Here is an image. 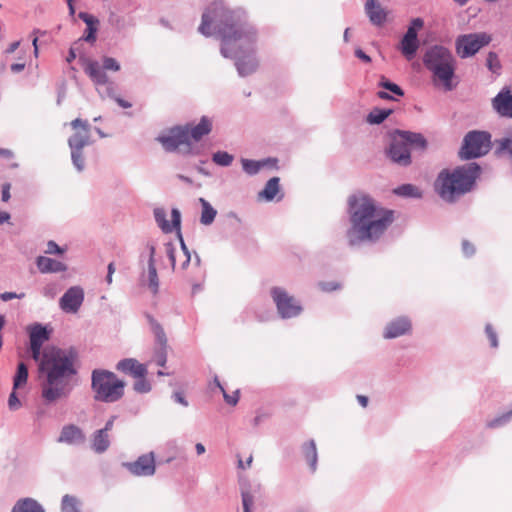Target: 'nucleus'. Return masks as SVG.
I'll use <instances>...</instances> for the list:
<instances>
[{"label":"nucleus","instance_id":"11","mask_svg":"<svg viewBox=\"0 0 512 512\" xmlns=\"http://www.w3.org/2000/svg\"><path fill=\"white\" fill-rule=\"evenodd\" d=\"M271 295L281 317L291 318L297 316L301 312V306L282 288L274 287L271 290Z\"/></svg>","mask_w":512,"mask_h":512},{"label":"nucleus","instance_id":"24","mask_svg":"<svg viewBox=\"0 0 512 512\" xmlns=\"http://www.w3.org/2000/svg\"><path fill=\"white\" fill-rule=\"evenodd\" d=\"M366 13L370 21L375 25H382L386 21L387 12L376 0H367L365 4Z\"/></svg>","mask_w":512,"mask_h":512},{"label":"nucleus","instance_id":"20","mask_svg":"<svg viewBox=\"0 0 512 512\" xmlns=\"http://www.w3.org/2000/svg\"><path fill=\"white\" fill-rule=\"evenodd\" d=\"M410 330H411V323L407 318H405V317L397 318L387 324L385 331H384V337L386 339L400 337V336L408 333Z\"/></svg>","mask_w":512,"mask_h":512},{"label":"nucleus","instance_id":"30","mask_svg":"<svg viewBox=\"0 0 512 512\" xmlns=\"http://www.w3.org/2000/svg\"><path fill=\"white\" fill-rule=\"evenodd\" d=\"M279 192V178H271L265 185L264 189L259 192L258 196L266 201H272Z\"/></svg>","mask_w":512,"mask_h":512},{"label":"nucleus","instance_id":"18","mask_svg":"<svg viewBox=\"0 0 512 512\" xmlns=\"http://www.w3.org/2000/svg\"><path fill=\"white\" fill-rule=\"evenodd\" d=\"M154 217H155V220H156L157 224L159 225V227L165 233H170L174 229H177L180 227L181 216H180V212L177 209H173L171 212V217H172L171 222L167 221L166 212L162 208H156L154 210Z\"/></svg>","mask_w":512,"mask_h":512},{"label":"nucleus","instance_id":"38","mask_svg":"<svg viewBox=\"0 0 512 512\" xmlns=\"http://www.w3.org/2000/svg\"><path fill=\"white\" fill-rule=\"evenodd\" d=\"M212 160L220 166H229L233 161V156L224 151H218L213 154Z\"/></svg>","mask_w":512,"mask_h":512},{"label":"nucleus","instance_id":"22","mask_svg":"<svg viewBox=\"0 0 512 512\" xmlns=\"http://www.w3.org/2000/svg\"><path fill=\"white\" fill-rule=\"evenodd\" d=\"M85 439L83 431L76 425H66L62 428L59 442L68 445L81 444Z\"/></svg>","mask_w":512,"mask_h":512},{"label":"nucleus","instance_id":"23","mask_svg":"<svg viewBox=\"0 0 512 512\" xmlns=\"http://www.w3.org/2000/svg\"><path fill=\"white\" fill-rule=\"evenodd\" d=\"M117 370L132 375L134 378L139 376H146V366L139 363L136 359L128 358L118 362Z\"/></svg>","mask_w":512,"mask_h":512},{"label":"nucleus","instance_id":"14","mask_svg":"<svg viewBox=\"0 0 512 512\" xmlns=\"http://www.w3.org/2000/svg\"><path fill=\"white\" fill-rule=\"evenodd\" d=\"M150 328L156 338L159 348L155 352V362L163 367L167 361V337L163 327L152 316H147Z\"/></svg>","mask_w":512,"mask_h":512},{"label":"nucleus","instance_id":"51","mask_svg":"<svg viewBox=\"0 0 512 512\" xmlns=\"http://www.w3.org/2000/svg\"><path fill=\"white\" fill-rule=\"evenodd\" d=\"M25 296L24 293H21V294H17V293H14V292H4L0 295V298L2 301L6 302V301H9V300H12L14 298H23Z\"/></svg>","mask_w":512,"mask_h":512},{"label":"nucleus","instance_id":"3","mask_svg":"<svg viewBox=\"0 0 512 512\" xmlns=\"http://www.w3.org/2000/svg\"><path fill=\"white\" fill-rule=\"evenodd\" d=\"M38 361L42 397L52 402L64 396L67 379L76 372L73 354L60 348L46 347Z\"/></svg>","mask_w":512,"mask_h":512},{"label":"nucleus","instance_id":"45","mask_svg":"<svg viewBox=\"0 0 512 512\" xmlns=\"http://www.w3.org/2000/svg\"><path fill=\"white\" fill-rule=\"evenodd\" d=\"M242 504L244 512H251V507L254 504V498L248 491H242Z\"/></svg>","mask_w":512,"mask_h":512},{"label":"nucleus","instance_id":"60","mask_svg":"<svg viewBox=\"0 0 512 512\" xmlns=\"http://www.w3.org/2000/svg\"><path fill=\"white\" fill-rule=\"evenodd\" d=\"M115 101H116V102H117V104H118L120 107H122V108L127 109V108L132 107V103H130L129 101L124 100V99H122V98H120V97L115 98Z\"/></svg>","mask_w":512,"mask_h":512},{"label":"nucleus","instance_id":"1","mask_svg":"<svg viewBox=\"0 0 512 512\" xmlns=\"http://www.w3.org/2000/svg\"><path fill=\"white\" fill-rule=\"evenodd\" d=\"M199 31L205 36L217 33L222 42L221 54L226 58L244 49L254 52L258 37L254 26L241 22L233 11L216 2L203 13Z\"/></svg>","mask_w":512,"mask_h":512},{"label":"nucleus","instance_id":"39","mask_svg":"<svg viewBox=\"0 0 512 512\" xmlns=\"http://www.w3.org/2000/svg\"><path fill=\"white\" fill-rule=\"evenodd\" d=\"M148 276H149V287L153 293H156L158 290V276L157 271L154 266L153 260H150L148 267Z\"/></svg>","mask_w":512,"mask_h":512},{"label":"nucleus","instance_id":"33","mask_svg":"<svg viewBox=\"0 0 512 512\" xmlns=\"http://www.w3.org/2000/svg\"><path fill=\"white\" fill-rule=\"evenodd\" d=\"M214 385L220 390V392L222 393L223 397H224V400L227 404L231 405V406H235L238 401H239V390H236L235 392H233V394H228L226 392V390L224 389V387L221 385L218 377H215L214 378V381H213Z\"/></svg>","mask_w":512,"mask_h":512},{"label":"nucleus","instance_id":"31","mask_svg":"<svg viewBox=\"0 0 512 512\" xmlns=\"http://www.w3.org/2000/svg\"><path fill=\"white\" fill-rule=\"evenodd\" d=\"M28 380V368L25 363L18 364L16 374L13 379V389L17 390L24 387Z\"/></svg>","mask_w":512,"mask_h":512},{"label":"nucleus","instance_id":"44","mask_svg":"<svg viewBox=\"0 0 512 512\" xmlns=\"http://www.w3.org/2000/svg\"><path fill=\"white\" fill-rule=\"evenodd\" d=\"M379 86L390 90L391 92L395 93L396 95L403 96L404 92L403 90L397 85L390 81H388L385 77H382Z\"/></svg>","mask_w":512,"mask_h":512},{"label":"nucleus","instance_id":"35","mask_svg":"<svg viewBox=\"0 0 512 512\" xmlns=\"http://www.w3.org/2000/svg\"><path fill=\"white\" fill-rule=\"evenodd\" d=\"M266 165V161H254L248 159H242V167L243 170L249 174L254 175L257 174L262 167Z\"/></svg>","mask_w":512,"mask_h":512},{"label":"nucleus","instance_id":"52","mask_svg":"<svg viewBox=\"0 0 512 512\" xmlns=\"http://www.w3.org/2000/svg\"><path fill=\"white\" fill-rule=\"evenodd\" d=\"M8 404L11 409H17L20 406L19 399L17 398L16 392L14 389H13V392L9 396Z\"/></svg>","mask_w":512,"mask_h":512},{"label":"nucleus","instance_id":"46","mask_svg":"<svg viewBox=\"0 0 512 512\" xmlns=\"http://www.w3.org/2000/svg\"><path fill=\"white\" fill-rule=\"evenodd\" d=\"M487 66L492 72H497L500 69V62L497 55L490 52L487 56Z\"/></svg>","mask_w":512,"mask_h":512},{"label":"nucleus","instance_id":"49","mask_svg":"<svg viewBox=\"0 0 512 512\" xmlns=\"http://www.w3.org/2000/svg\"><path fill=\"white\" fill-rule=\"evenodd\" d=\"M181 248H182V251L179 254V256L181 258H183V262L181 264V269L184 270L187 268L188 264L190 263L191 257H190V253L183 241H181Z\"/></svg>","mask_w":512,"mask_h":512},{"label":"nucleus","instance_id":"61","mask_svg":"<svg viewBox=\"0 0 512 512\" xmlns=\"http://www.w3.org/2000/svg\"><path fill=\"white\" fill-rule=\"evenodd\" d=\"M25 68V63H15L11 65V71L14 73L21 72Z\"/></svg>","mask_w":512,"mask_h":512},{"label":"nucleus","instance_id":"50","mask_svg":"<svg viewBox=\"0 0 512 512\" xmlns=\"http://www.w3.org/2000/svg\"><path fill=\"white\" fill-rule=\"evenodd\" d=\"M63 251L64 250L61 247H59L54 241H49L47 243V249L45 252L48 254H62Z\"/></svg>","mask_w":512,"mask_h":512},{"label":"nucleus","instance_id":"55","mask_svg":"<svg viewBox=\"0 0 512 512\" xmlns=\"http://www.w3.org/2000/svg\"><path fill=\"white\" fill-rule=\"evenodd\" d=\"M167 254H168V258L172 264V267L175 268L177 253L171 245H169L167 247Z\"/></svg>","mask_w":512,"mask_h":512},{"label":"nucleus","instance_id":"58","mask_svg":"<svg viewBox=\"0 0 512 512\" xmlns=\"http://www.w3.org/2000/svg\"><path fill=\"white\" fill-rule=\"evenodd\" d=\"M174 400L183 406H188V402L185 400V397L182 392H175L173 394Z\"/></svg>","mask_w":512,"mask_h":512},{"label":"nucleus","instance_id":"6","mask_svg":"<svg viewBox=\"0 0 512 512\" xmlns=\"http://www.w3.org/2000/svg\"><path fill=\"white\" fill-rule=\"evenodd\" d=\"M424 63L433 73L435 84H441L446 91L454 88L452 78L455 72V60L451 52L443 46H434L427 51Z\"/></svg>","mask_w":512,"mask_h":512},{"label":"nucleus","instance_id":"10","mask_svg":"<svg viewBox=\"0 0 512 512\" xmlns=\"http://www.w3.org/2000/svg\"><path fill=\"white\" fill-rule=\"evenodd\" d=\"M491 38L486 33L467 34L458 37L456 41L457 53L466 58L477 53L483 46L490 42Z\"/></svg>","mask_w":512,"mask_h":512},{"label":"nucleus","instance_id":"54","mask_svg":"<svg viewBox=\"0 0 512 512\" xmlns=\"http://www.w3.org/2000/svg\"><path fill=\"white\" fill-rule=\"evenodd\" d=\"M10 188H11V185L9 183H5L3 186H2V201L3 202H8L11 195H10Z\"/></svg>","mask_w":512,"mask_h":512},{"label":"nucleus","instance_id":"42","mask_svg":"<svg viewBox=\"0 0 512 512\" xmlns=\"http://www.w3.org/2000/svg\"><path fill=\"white\" fill-rule=\"evenodd\" d=\"M83 149L74 148L71 149V157L75 167L81 171L84 167V158L82 154Z\"/></svg>","mask_w":512,"mask_h":512},{"label":"nucleus","instance_id":"26","mask_svg":"<svg viewBox=\"0 0 512 512\" xmlns=\"http://www.w3.org/2000/svg\"><path fill=\"white\" fill-rule=\"evenodd\" d=\"M36 264L42 273H55L66 270L64 263L45 256H39L36 260Z\"/></svg>","mask_w":512,"mask_h":512},{"label":"nucleus","instance_id":"19","mask_svg":"<svg viewBox=\"0 0 512 512\" xmlns=\"http://www.w3.org/2000/svg\"><path fill=\"white\" fill-rule=\"evenodd\" d=\"M84 72L90 77L95 85H105L109 82V78L105 73V69L100 66L97 61L85 59L83 61Z\"/></svg>","mask_w":512,"mask_h":512},{"label":"nucleus","instance_id":"41","mask_svg":"<svg viewBox=\"0 0 512 512\" xmlns=\"http://www.w3.org/2000/svg\"><path fill=\"white\" fill-rule=\"evenodd\" d=\"M136 381L134 383V390L138 393H148L151 390L150 383L145 379V376L136 377Z\"/></svg>","mask_w":512,"mask_h":512},{"label":"nucleus","instance_id":"12","mask_svg":"<svg viewBox=\"0 0 512 512\" xmlns=\"http://www.w3.org/2000/svg\"><path fill=\"white\" fill-rule=\"evenodd\" d=\"M423 20L420 18H415L412 20L411 25L409 26L407 32L403 36L400 42V50L401 53L408 59L411 60L414 58L418 48L419 41L417 38V31L423 27Z\"/></svg>","mask_w":512,"mask_h":512},{"label":"nucleus","instance_id":"4","mask_svg":"<svg viewBox=\"0 0 512 512\" xmlns=\"http://www.w3.org/2000/svg\"><path fill=\"white\" fill-rule=\"evenodd\" d=\"M480 171L476 163H468L453 170L444 169L434 183L435 190L443 200L454 202L472 190Z\"/></svg>","mask_w":512,"mask_h":512},{"label":"nucleus","instance_id":"64","mask_svg":"<svg viewBox=\"0 0 512 512\" xmlns=\"http://www.w3.org/2000/svg\"><path fill=\"white\" fill-rule=\"evenodd\" d=\"M357 400L362 407H366L368 405V398L364 395H358Z\"/></svg>","mask_w":512,"mask_h":512},{"label":"nucleus","instance_id":"43","mask_svg":"<svg viewBox=\"0 0 512 512\" xmlns=\"http://www.w3.org/2000/svg\"><path fill=\"white\" fill-rule=\"evenodd\" d=\"M238 458V467L241 469H245L250 466L253 456L249 450H244V453H240L237 455Z\"/></svg>","mask_w":512,"mask_h":512},{"label":"nucleus","instance_id":"29","mask_svg":"<svg viewBox=\"0 0 512 512\" xmlns=\"http://www.w3.org/2000/svg\"><path fill=\"white\" fill-rule=\"evenodd\" d=\"M12 512H45L43 507L34 499L25 498L19 500L13 507Z\"/></svg>","mask_w":512,"mask_h":512},{"label":"nucleus","instance_id":"63","mask_svg":"<svg viewBox=\"0 0 512 512\" xmlns=\"http://www.w3.org/2000/svg\"><path fill=\"white\" fill-rule=\"evenodd\" d=\"M10 219V214L5 211H0V224L7 222Z\"/></svg>","mask_w":512,"mask_h":512},{"label":"nucleus","instance_id":"56","mask_svg":"<svg viewBox=\"0 0 512 512\" xmlns=\"http://www.w3.org/2000/svg\"><path fill=\"white\" fill-rule=\"evenodd\" d=\"M462 249L466 256H470L475 252L474 246L468 241L462 243Z\"/></svg>","mask_w":512,"mask_h":512},{"label":"nucleus","instance_id":"8","mask_svg":"<svg viewBox=\"0 0 512 512\" xmlns=\"http://www.w3.org/2000/svg\"><path fill=\"white\" fill-rule=\"evenodd\" d=\"M410 146L425 148L426 140L421 134L408 131H400L394 137L390 145L389 156L397 164L406 166L411 162Z\"/></svg>","mask_w":512,"mask_h":512},{"label":"nucleus","instance_id":"59","mask_svg":"<svg viewBox=\"0 0 512 512\" xmlns=\"http://www.w3.org/2000/svg\"><path fill=\"white\" fill-rule=\"evenodd\" d=\"M14 156L13 152L6 148H0V157L5 159H12Z\"/></svg>","mask_w":512,"mask_h":512},{"label":"nucleus","instance_id":"28","mask_svg":"<svg viewBox=\"0 0 512 512\" xmlns=\"http://www.w3.org/2000/svg\"><path fill=\"white\" fill-rule=\"evenodd\" d=\"M236 67L241 76H246L257 69L258 61L252 55L238 57L236 60Z\"/></svg>","mask_w":512,"mask_h":512},{"label":"nucleus","instance_id":"37","mask_svg":"<svg viewBox=\"0 0 512 512\" xmlns=\"http://www.w3.org/2000/svg\"><path fill=\"white\" fill-rule=\"evenodd\" d=\"M62 512H79L77 499L73 496L65 495L62 499Z\"/></svg>","mask_w":512,"mask_h":512},{"label":"nucleus","instance_id":"40","mask_svg":"<svg viewBox=\"0 0 512 512\" xmlns=\"http://www.w3.org/2000/svg\"><path fill=\"white\" fill-rule=\"evenodd\" d=\"M511 419H512V409L510 411L500 415L499 417L491 420L490 422H488L487 426L489 428H497V427L507 424Z\"/></svg>","mask_w":512,"mask_h":512},{"label":"nucleus","instance_id":"16","mask_svg":"<svg viewBox=\"0 0 512 512\" xmlns=\"http://www.w3.org/2000/svg\"><path fill=\"white\" fill-rule=\"evenodd\" d=\"M129 471L137 476H149L155 472V459L153 452L140 456L136 461L127 463Z\"/></svg>","mask_w":512,"mask_h":512},{"label":"nucleus","instance_id":"32","mask_svg":"<svg viewBox=\"0 0 512 512\" xmlns=\"http://www.w3.org/2000/svg\"><path fill=\"white\" fill-rule=\"evenodd\" d=\"M202 204V213L200 221L204 225H210L216 216V210L203 198H200Z\"/></svg>","mask_w":512,"mask_h":512},{"label":"nucleus","instance_id":"25","mask_svg":"<svg viewBox=\"0 0 512 512\" xmlns=\"http://www.w3.org/2000/svg\"><path fill=\"white\" fill-rule=\"evenodd\" d=\"M78 16L87 26L83 39L87 42L94 43L96 41L99 20L86 12H80Z\"/></svg>","mask_w":512,"mask_h":512},{"label":"nucleus","instance_id":"62","mask_svg":"<svg viewBox=\"0 0 512 512\" xmlns=\"http://www.w3.org/2000/svg\"><path fill=\"white\" fill-rule=\"evenodd\" d=\"M356 56L360 59H362L365 62H370L371 59L368 55H366L362 50L358 49L356 50Z\"/></svg>","mask_w":512,"mask_h":512},{"label":"nucleus","instance_id":"57","mask_svg":"<svg viewBox=\"0 0 512 512\" xmlns=\"http://www.w3.org/2000/svg\"><path fill=\"white\" fill-rule=\"evenodd\" d=\"M114 272H115V264H114V262H110L108 265V273L106 276V282L109 285L112 283V276H113Z\"/></svg>","mask_w":512,"mask_h":512},{"label":"nucleus","instance_id":"5","mask_svg":"<svg viewBox=\"0 0 512 512\" xmlns=\"http://www.w3.org/2000/svg\"><path fill=\"white\" fill-rule=\"evenodd\" d=\"M212 130V121L203 116L198 124H186L172 127L167 134L161 135L157 141L168 152L179 151L185 154L193 153V144L200 141Z\"/></svg>","mask_w":512,"mask_h":512},{"label":"nucleus","instance_id":"15","mask_svg":"<svg viewBox=\"0 0 512 512\" xmlns=\"http://www.w3.org/2000/svg\"><path fill=\"white\" fill-rule=\"evenodd\" d=\"M84 301V291L79 286L70 287L60 298L59 306L65 313L75 314Z\"/></svg>","mask_w":512,"mask_h":512},{"label":"nucleus","instance_id":"47","mask_svg":"<svg viewBox=\"0 0 512 512\" xmlns=\"http://www.w3.org/2000/svg\"><path fill=\"white\" fill-rule=\"evenodd\" d=\"M103 68L105 70L119 71L120 65L116 59L112 57H104L103 58Z\"/></svg>","mask_w":512,"mask_h":512},{"label":"nucleus","instance_id":"13","mask_svg":"<svg viewBox=\"0 0 512 512\" xmlns=\"http://www.w3.org/2000/svg\"><path fill=\"white\" fill-rule=\"evenodd\" d=\"M70 126L73 130V134L68 139L70 149H83L90 143L89 123L77 118L70 123Z\"/></svg>","mask_w":512,"mask_h":512},{"label":"nucleus","instance_id":"36","mask_svg":"<svg viewBox=\"0 0 512 512\" xmlns=\"http://www.w3.org/2000/svg\"><path fill=\"white\" fill-rule=\"evenodd\" d=\"M391 112V110L374 109L369 113L367 120L371 124H380L391 114Z\"/></svg>","mask_w":512,"mask_h":512},{"label":"nucleus","instance_id":"7","mask_svg":"<svg viewBox=\"0 0 512 512\" xmlns=\"http://www.w3.org/2000/svg\"><path fill=\"white\" fill-rule=\"evenodd\" d=\"M125 382L108 370L92 372V389L95 399L102 402H115L124 395Z\"/></svg>","mask_w":512,"mask_h":512},{"label":"nucleus","instance_id":"27","mask_svg":"<svg viewBox=\"0 0 512 512\" xmlns=\"http://www.w3.org/2000/svg\"><path fill=\"white\" fill-rule=\"evenodd\" d=\"M113 423H114L113 419H110L109 421H107V423L103 429L98 430L94 434V438H93L94 448H108V446L110 445L109 432L113 428Z\"/></svg>","mask_w":512,"mask_h":512},{"label":"nucleus","instance_id":"53","mask_svg":"<svg viewBox=\"0 0 512 512\" xmlns=\"http://www.w3.org/2000/svg\"><path fill=\"white\" fill-rule=\"evenodd\" d=\"M306 458L309 460L312 470H315L317 462L316 450H309V452L306 455Z\"/></svg>","mask_w":512,"mask_h":512},{"label":"nucleus","instance_id":"9","mask_svg":"<svg viewBox=\"0 0 512 512\" xmlns=\"http://www.w3.org/2000/svg\"><path fill=\"white\" fill-rule=\"evenodd\" d=\"M491 148V135L485 131H470L463 140L459 156L463 160L481 157Z\"/></svg>","mask_w":512,"mask_h":512},{"label":"nucleus","instance_id":"2","mask_svg":"<svg viewBox=\"0 0 512 512\" xmlns=\"http://www.w3.org/2000/svg\"><path fill=\"white\" fill-rule=\"evenodd\" d=\"M349 245L379 240L394 221V212L380 206L369 195L358 192L348 197Z\"/></svg>","mask_w":512,"mask_h":512},{"label":"nucleus","instance_id":"48","mask_svg":"<svg viewBox=\"0 0 512 512\" xmlns=\"http://www.w3.org/2000/svg\"><path fill=\"white\" fill-rule=\"evenodd\" d=\"M485 332L487 334V337L490 341V344L493 348H496L498 346V340H497V334L494 331L491 324H487L485 327Z\"/></svg>","mask_w":512,"mask_h":512},{"label":"nucleus","instance_id":"17","mask_svg":"<svg viewBox=\"0 0 512 512\" xmlns=\"http://www.w3.org/2000/svg\"><path fill=\"white\" fill-rule=\"evenodd\" d=\"M49 338L48 331L41 325L34 326L30 331V349L32 358L38 361L42 356L41 347Z\"/></svg>","mask_w":512,"mask_h":512},{"label":"nucleus","instance_id":"21","mask_svg":"<svg viewBox=\"0 0 512 512\" xmlns=\"http://www.w3.org/2000/svg\"><path fill=\"white\" fill-rule=\"evenodd\" d=\"M493 108L499 113L501 116L512 118V94L509 90L501 91L494 99H493Z\"/></svg>","mask_w":512,"mask_h":512},{"label":"nucleus","instance_id":"34","mask_svg":"<svg viewBox=\"0 0 512 512\" xmlns=\"http://www.w3.org/2000/svg\"><path fill=\"white\" fill-rule=\"evenodd\" d=\"M394 193L405 197H421V192L419 191V189L412 184L401 185L394 190Z\"/></svg>","mask_w":512,"mask_h":512}]
</instances>
